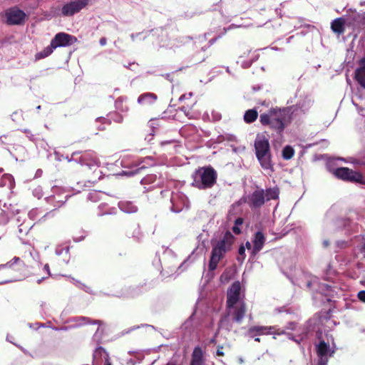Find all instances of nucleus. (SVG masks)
Returning <instances> with one entry per match:
<instances>
[{"mask_svg": "<svg viewBox=\"0 0 365 365\" xmlns=\"http://www.w3.org/2000/svg\"><path fill=\"white\" fill-rule=\"evenodd\" d=\"M359 299L365 303V290H361L358 293Z\"/></svg>", "mask_w": 365, "mask_h": 365, "instance_id": "33", "label": "nucleus"}, {"mask_svg": "<svg viewBox=\"0 0 365 365\" xmlns=\"http://www.w3.org/2000/svg\"><path fill=\"white\" fill-rule=\"evenodd\" d=\"M77 41V38L64 32H60L55 35L51 43L52 47H65L71 46Z\"/></svg>", "mask_w": 365, "mask_h": 365, "instance_id": "11", "label": "nucleus"}, {"mask_svg": "<svg viewBox=\"0 0 365 365\" xmlns=\"http://www.w3.org/2000/svg\"><path fill=\"white\" fill-rule=\"evenodd\" d=\"M97 354L103 356L105 361L104 365H112L109 359L108 354L106 351V350L103 348L99 347L98 349H97L95 355L96 356Z\"/></svg>", "mask_w": 365, "mask_h": 365, "instance_id": "28", "label": "nucleus"}, {"mask_svg": "<svg viewBox=\"0 0 365 365\" xmlns=\"http://www.w3.org/2000/svg\"><path fill=\"white\" fill-rule=\"evenodd\" d=\"M256 158L264 170L272 169V154L268 138L264 135H257L254 143Z\"/></svg>", "mask_w": 365, "mask_h": 365, "instance_id": "5", "label": "nucleus"}, {"mask_svg": "<svg viewBox=\"0 0 365 365\" xmlns=\"http://www.w3.org/2000/svg\"><path fill=\"white\" fill-rule=\"evenodd\" d=\"M294 154V150L292 147L290 145L285 146L282 150V158L284 160L291 159Z\"/></svg>", "mask_w": 365, "mask_h": 365, "instance_id": "27", "label": "nucleus"}, {"mask_svg": "<svg viewBox=\"0 0 365 365\" xmlns=\"http://www.w3.org/2000/svg\"><path fill=\"white\" fill-rule=\"evenodd\" d=\"M258 117V113L255 109H250L247 110L244 115V120L247 123L255 122Z\"/></svg>", "mask_w": 365, "mask_h": 365, "instance_id": "21", "label": "nucleus"}, {"mask_svg": "<svg viewBox=\"0 0 365 365\" xmlns=\"http://www.w3.org/2000/svg\"><path fill=\"white\" fill-rule=\"evenodd\" d=\"M17 263H23V261L18 257H14L10 262L0 265V269L1 268H13L14 264Z\"/></svg>", "mask_w": 365, "mask_h": 365, "instance_id": "29", "label": "nucleus"}, {"mask_svg": "<svg viewBox=\"0 0 365 365\" xmlns=\"http://www.w3.org/2000/svg\"><path fill=\"white\" fill-rule=\"evenodd\" d=\"M106 42H107L106 38H104V37H103V38H101L100 39V44H101V46H105V45L106 44Z\"/></svg>", "mask_w": 365, "mask_h": 365, "instance_id": "39", "label": "nucleus"}, {"mask_svg": "<svg viewBox=\"0 0 365 365\" xmlns=\"http://www.w3.org/2000/svg\"><path fill=\"white\" fill-rule=\"evenodd\" d=\"M328 360L327 356H318L317 365H327Z\"/></svg>", "mask_w": 365, "mask_h": 365, "instance_id": "31", "label": "nucleus"}, {"mask_svg": "<svg viewBox=\"0 0 365 365\" xmlns=\"http://www.w3.org/2000/svg\"><path fill=\"white\" fill-rule=\"evenodd\" d=\"M359 63L360 66L359 68H357L356 69L365 71V57L362 58L359 61Z\"/></svg>", "mask_w": 365, "mask_h": 365, "instance_id": "35", "label": "nucleus"}, {"mask_svg": "<svg viewBox=\"0 0 365 365\" xmlns=\"http://www.w3.org/2000/svg\"><path fill=\"white\" fill-rule=\"evenodd\" d=\"M192 96V93H189L186 94L182 95L179 101L182 102L185 100H189L187 103H185V105L182 106L180 108V110L183 111V113L185 114L186 116H187L189 118H193V113L192 112V106L196 103V101L194 99H191Z\"/></svg>", "mask_w": 365, "mask_h": 365, "instance_id": "14", "label": "nucleus"}, {"mask_svg": "<svg viewBox=\"0 0 365 365\" xmlns=\"http://www.w3.org/2000/svg\"><path fill=\"white\" fill-rule=\"evenodd\" d=\"M279 190L278 187H270L264 190V199L267 201L279 198Z\"/></svg>", "mask_w": 365, "mask_h": 365, "instance_id": "20", "label": "nucleus"}, {"mask_svg": "<svg viewBox=\"0 0 365 365\" xmlns=\"http://www.w3.org/2000/svg\"><path fill=\"white\" fill-rule=\"evenodd\" d=\"M107 118L110 123L113 121L117 123H121L123 120V115L116 111L109 113L107 115Z\"/></svg>", "mask_w": 365, "mask_h": 365, "instance_id": "25", "label": "nucleus"}, {"mask_svg": "<svg viewBox=\"0 0 365 365\" xmlns=\"http://www.w3.org/2000/svg\"><path fill=\"white\" fill-rule=\"evenodd\" d=\"M266 241V238L264 235L261 232H257L252 240L253 248L252 250L251 254L252 257H255L257 255L263 248L264 243Z\"/></svg>", "mask_w": 365, "mask_h": 365, "instance_id": "15", "label": "nucleus"}, {"mask_svg": "<svg viewBox=\"0 0 365 365\" xmlns=\"http://www.w3.org/2000/svg\"><path fill=\"white\" fill-rule=\"evenodd\" d=\"M2 170L0 169V187L11 186L13 182V178L9 174H1Z\"/></svg>", "mask_w": 365, "mask_h": 365, "instance_id": "22", "label": "nucleus"}, {"mask_svg": "<svg viewBox=\"0 0 365 365\" xmlns=\"http://www.w3.org/2000/svg\"><path fill=\"white\" fill-rule=\"evenodd\" d=\"M220 36H218V37L213 38L210 39V41H209V43H210V44L214 43L217 41V39L218 38H220Z\"/></svg>", "mask_w": 365, "mask_h": 365, "instance_id": "41", "label": "nucleus"}, {"mask_svg": "<svg viewBox=\"0 0 365 365\" xmlns=\"http://www.w3.org/2000/svg\"><path fill=\"white\" fill-rule=\"evenodd\" d=\"M288 328L290 329H294L295 324L294 322H290L289 323V327Z\"/></svg>", "mask_w": 365, "mask_h": 365, "instance_id": "42", "label": "nucleus"}, {"mask_svg": "<svg viewBox=\"0 0 365 365\" xmlns=\"http://www.w3.org/2000/svg\"><path fill=\"white\" fill-rule=\"evenodd\" d=\"M115 108L119 110L121 112H127L129 110V108L127 105L124 103V100L123 97H119L115 102Z\"/></svg>", "mask_w": 365, "mask_h": 365, "instance_id": "26", "label": "nucleus"}, {"mask_svg": "<svg viewBox=\"0 0 365 365\" xmlns=\"http://www.w3.org/2000/svg\"><path fill=\"white\" fill-rule=\"evenodd\" d=\"M222 349H223V346L219 345L217 346V351H216V355L218 356H225V353L223 352Z\"/></svg>", "mask_w": 365, "mask_h": 365, "instance_id": "34", "label": "nucleus"}, {"mask_svg": "<svg viewBox=\"0 0 365 365\" xmlns=\"http://www.w3.org/2000/svg\"><path fill=\"white\" fill-rule=\"evenodd\" d=\"M332 173L336 178L343 181L365 185V177L363 174L349 168H337L333 170Z\"/></svg>", "mask_w": 365, "mask_h": 365, "instance_id": "7", "label": "nucleus"}, {"mask_svg": "<svg viewBox=\"0 0 365 365\" xmlns=\"http://www.w3.org/2000/svg\"><path fill=\"white\" fill-rule=\"evenodd\" d=\"M245 247L247 250H250L252 248L251 243L249 241L246 242Z\"/></svg>", "mask_w": 365, "mask_h": 365, "instance_id": "40", "label": "nucleus"}, {"mask_svg": "<svg viewBox=\"0 0 365 365\" xmlns=\"http://www.w3.org/2000/svg\"><path fill=\"white\" fill-rule=\"evenodd\" d=\"M43 269H44L46 271H47V272H48V274H50V273H49V266H48V264H45V265H44Z\"/></svg>", "mask_w": 365, "mask_h": 365, "instance_id": "43", "label": "nucleus"}, {"mask_svg": "<svg viewBox=\"0 0 365 365\" xmlns=\"http://www.w3.org/2000/svg\"><path fill=\"white\" fill-rule=\"evenodd\" d=\"M244 222V220L243 218L242 217H237L235 220V225L236 226H240Z\"/></svg>", "mask_w": 365, "mask_h": 365, "instance_id": "37", "label": "nucleus"}, {"mask_svg": "<svg viewBox=\"0 0 365 365\" xmlns=\"http://www.w3.org/2000/svg\"><path fill=\"white\" fill-rule=\"evenodd\" d=\"M227 308V314L222 317L219 326L221 328H225L226 329H230L228 326V320L227 318L229 316H232V320L237 324H240L244 319L246 312H247V306L244 301L240 302V303L236 304L232 307H226Z\"/></svg>", "mask_w": 365, "mask_h": 365, "instance_id": "6", "label": "nucleus"}, {"mask_svg": "<svg viewBox=\"0 0 365 365\" xmlns=\"http://www.w3.org/2000/svg\"><path fill=\"white\" fill-rule=\"evenodd\" d=\"M255 341L259 342L260 341V339L259 337H255Z\"/></svg>", "mask_w": 365, "mask_h": 365, "instance_id": "45", "label": "nucleus"}, {"mask_svg": "<svg viewBox=\"0 0 365 365\" xmlns=\"http://www.w3.org/2000/svg\"><path fill=\"white\" fill-rule=\"evenodd\" d=\"M5 16L8 25H23L27 19L26 13L18 6L8 9L5 11Z\"/></svg>", "mask_w": 365, "mask_h": 365, "instance_id": "8", "label": "nucleus"}, {"mask_svg": "<svg viewBox=\"0 0 365 365\" xmlns=\"http://www.w3.org/2000/svg\"><path fill=\"white\" fill-rule=\"evenodd\" d=\"M354 79L365 89V71L356 69L354 72Z\"/></svg>", "mask_w": 365, "mask_h": 365, "instance_id": "23", "label": "nucleus"}, {"mask_svg": "<svg viewBox=\"0 0 365 365\" xmlns=\"http://www.w3.org/2000/svg\"><path fill=\"white\" fill-rule=\"evenodd\" d=\"M235 240L234 235L230 231H226L221 240L215 243L212 242V249L208 264L209 271L213 272L217 269L220 261L225 257L227 252L232 250Z\"/></svg>", "mask_w": 365, "mask_h": 365, "instance_id": "2", "label": "nucleus"}, {"mask_svg": "<svg viewBox=\"0 0 365 365\" xmlns=\"http://www.w3.org/2000/svg\"><path fill=\"white\" fill-rule=\"evenodd\" d=\"M83 319H86V320H87V322H91V319H85V318H83Z\"/></svg>", "mask_w": 365, "mask_h": 365, "instance_id": "46", "label": "nucleus"}, {"mask_svg": "<svg viewBox=\"0 0 365 365\" xmlns=\"http://www.w3.org/2000/svg\"><path fill=\"white\" fill-rule=\"evenodd\" d=\"M241 284L236 281L232 284L227 292L226 307H232L240 303Z\"/></svg>", "mask_w": 365, "mask_h": 365, "instance_id": "10", "label": "nucleus"}, {"mask_svg": "<svg viewBox=\"0 0 365 365\" xmlns=\"http://www.w3.org/2000/svg\"><path fill=\"white\" fill-rule=\"evenodd\" d=\"M292 115L288 108H272L259 115V122L262 125L279 135L292 123Z\"/></svg>", "mask_w": 365, "mask_h": 365, "instance_id": "1", "label": "nucleus"}, {"mask_svg": "<svg viewBox=\"0 0 365 365\" xmlns=\"http://www.w3.org/2000/svg\"><path fill=\"white\" fill-rule=\"evenodd\" d=\"M284 330L279 329H276L274 327H265V326H253L249 328L247 334L250 337L257 336L262 334H275L278 335L284 334Z\"/></svg>", "mask_w": 365, "mask_h": 365, "instance_id": "12", "label": "nucleus"}, {"mask_svg": "<svg viewBox=\"0 0 365 365\" xmlns=\"http://www.w3.org/2000/svg\"><path fill=\"white\" fill-rule=\"evenodd\" d=\"M238 254H239V257H237V260L240 262V261H243L245 258V246L243 245H241L240 247H239V250H238Z\"/></svg>", "mask_w": 365, "mask_h": 365, "instance_id": "30", "label": "nucleus"}, {"mask_svg": "<svg viewBox=\"0 0 365 365\" xmlns=\"http://www.w3.org/2000/svg\"><path fill=\"white\" fill-rule=\"evenodd\" d=\"M331 29L334 33L341 35L345 31V20L342 17L337 18L331 23Z\"/></svg>", "mask_w": 365, "mask_h": 365, "instance_id": "18", "label": "nucleus"}, {"mask_svg": "<svg viewBox=\"0 0 365 365\" xmlns=\"http://www.w3.org/2000/svg\"><path fill=\"white\" fill-rule=\"evenodd\" d=\"M157 96L153 93L141 94L138 98V103L143 106H150L155 103Z\"/></svg>", "mask_w": 365, "mask_h": 365, "instance_id": "19", "label": "nucleus"}, {"mask_svg": "<svg viewBox=\"0 0 365 365\" xmlns=\"http://www.w3.org/2000/svg\"><path fill=\"white\" fill-rule=\"evenodd\" d=\"M265 202L264 190L258 189L255 190L248 197L247 203L249 206L253 208H259Z\"/></svg>", "mask_w": 365, "mask_h": 365, "instance_id": "13", "label": "nucleus"}, {"mask_svg": "<svg viewBox=\"0 0 365 365\" xmlns=\"http://www.w3.org/2000/svg\"><path fill=\"white\" fill-rule=\"evenodd\" d=\"M183 69V68H179L178 70L175 71V72H173V73H166L163 76L168 79V81H170V82H173V76L175 73H177L178 71H182Z\"/></svg>", "mask_w": 365, "mask_h": 365, "instance_id": "32", "label": "nucleus"}, {"mask_svg": "<svg viewBox=\"0 0 365 365\" xmlns=\"http://www.w3.org/2000/svg\"><path fill=\"white\" fill-rule=\"evenodd\" d=\"M317 356H332L334 351H331L330 346L324 340L321 341L316 346Z\"/></svg>", "mask_w": 365, "mask_h": 365, "instance_id": "16", "label": "nucleus"}, {"mask_svg": "<svg viewBox=\"0 0 365 365\" xmlns=\"http://www.w3.org/2000/svg\"><path fill=\"white\" fill-rule=\"evenodd\" d=\"M204 362L202 349L200 346H196L192 351L190 365H203Z\"/></svg>", "mask_w": 365, "mask_h": 365, "instance_id": "17", "label": "nucleus"}, {"mask_svg": "<svg viewBox=\"0 0 365 365\" xmlns=\"http://www.w3.org/2000/svg\"><path fill=\"white\" fill-rule=\"evenodd\" d=\"M81 172L88 182L96 183L103 175L100 169V161L93 153H86L80 157Z\"/></svg>", "mask_w": 365, "mask_h": 365, "instance_id": "3", "label": "nucleus"}, {"mask_svg": "<svg viewBox=\"0 0 365 365\" xmlns=\"http://www.w3.org/2000/svg\"><path fill=\"white\" fill-rule=\"evenodd\" d=\"M147 287V284L145 282L143 284H139L136 289H138V292H141V289H143L145 287V290H148V289L146 288Z\"/></svg>", "mask_w": 365, "mask_h": 365, "instance_id": "38", "label": "nucleus"}, {"mask_svg": "<svg viewBox=\"0 0 365 365\" xmlns=\"http://www.w3.org/2000/svg\"><path fill=\"white\" fill-rule=\"evenodd\" d=\"M54 49L55 48L52 47V44L51 43L50 45L46 47L43 51L36 54V59H41L48 56L53 53Z\"/></svg>", "mask_w": 365, "mask_h": 365, "instance_id": "24", "label": "nucleus"}, {"mask_svg": "<svg viewBox=\"0 0 365 365\" xmlns=\"http://www.w3.org/2000/svg\"><path fill=\"white\" fill-rule=\"evenodd\" d=\"M232 230L235 235H240L241 233V230L239 226L234 225Z\"/></svg>", "mask_w": 365, "mask_h": 365, "instance_id": "36", "label": "nucleus"}, {"mask_svg": "<svg viewBox=\"0 0 365 365\" xmlns=\"http://www.w3.org/2000/svg\"><path fill=\"white\" fill-rule=\"evenodd\" d=\"M93 324H101V321H99V320H95V321H93Z\"/></svg>", "mask_w": 365, "mask_h": 365, "instance_id": "44", "label": "nucleus"}, {"mask_svg": "<svg viewBox=\"0 0 365 365\" xmlns=\"http://www.w3.org/2000/svg\"><path fill=\"white\" fill-rule=\"evenodd\" d=\"M90 0H73L66 3L61 8V15L63 16H72L86 7Z\"/></svg>", "mask_w": 365, "mask_h": 365, "instance_id": "9", "label": "nucleus"}, {"mask_svg": "<svg viewBox=\"0 0 365 365\" xmlns=\"http://www.w3.org/2000/svg\"><path fill=\"white\" fill-rule=\"evenodd\" d=\"M192 186L199 190L212 188L217 182V173L210 165L200 167L192 175Z\"/></svg>", "mask_w": 365, "mask_h": 365, "instance_id": "4", "label": "nucleus"}]
</instances>
